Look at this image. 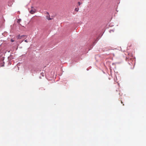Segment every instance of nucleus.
<instances>
[{"label":"nucleus","instance_id":"nucleus-1","mask_svg":"<svg viewBox=\"0 0 146 146\" xmlns=\"http://www.w3.org/2000/svg\"><path fill=\"white\" fill-rule=\"evenodd\" d=\"M27 36L26 35H19L17 36V37L18 39H21L22 38H26Z\"/></svg>","mask_w":146,"mask_h":146},{"label":"nucleus","instance_id":"nucleus-2","mask_svg":"<svg viewBox=\"0 0 146 146\" xmlns=\"http://www.w3.org/2000/svg\"><path fill=\"white\" fill-rule=\"evenodd\" d=\"M31 9L29 11L31 14H33L36 12V9L33 7H31Z\"/></svg>","mask_w":146,"mask_h":146},{"label":"nucleus","instance_id":"nucleus-3","mask_svg":"<svg viewBox=\"0 0 146 146\" xmlns=\"http://www.w3.org/2000/svg\"><path fill=\"white\" fill-rule=\"evenodd\" d=\"M79 10V9L78 8H76L74 10H75V11L77 12Z\"/></svg>","mask_w":146,"mask_h":146},{"label":"nucleus","instance_id":"nucleus-4","mask_svg":"<svg viewBox=\"0 0 146 146\" xmlns=\"http://www.w3.org/2000/svg\"><path fill=\"white\" fill-rule=\"evenodd\" d=\"M21 19H19L17 21V23H19L21 21Z\"/></svg>","mask_w":146,"mask_h":146},{"label":"nucleus","instance_id":"nucleus-5","mask_svg":"<svg viewBox=\"0 0 146 146\" xmlns=\"http://www.w3.org/2000/svg\"><path fill=\"white\" fill-rule=\"evenodd\" d=\"M78 5H79V6H80V4H81V3H80V2H78Z\"/></svg>","mask_w":146,"mask_h":146},{"label":"nucleus","instance_id":"nucleus-6","mask_svg":"<svg viewBox=\"0 0 146 146\" xmlns=\"http://www.w3.org/2000/svg\"><path fill=\"white\" fill-rule=\"evenodd\" d=\"M11 42H13L14 41V40L12 39L11 40Z\"/></svg>","mask_w":146,"mask_h":146},{"label":"nucleus","instance_id":"nucleus-7","mask_svg":"<svg viewBox=\"0 0 146 146\" xmlns=\"http://www.w3.org/2000/svg\"><path fill=\"white\" fill-rule=\"evenodd\" d=\"M25 42H28V41H27V40H25Z\"/></svg>","mask_w":146,"mask_h":146},{"label":"nucleus","instance_id":"nucleus-8","mask_svg":"<svg viewBox=\"0 0 146 146\" xmlns=\"http://www.w3.org/2000/svg\"><path fill=\"white\" fill-rule=\"evenodd\" d=\"M121 104H123V102H122V101H121Z\"/></svg>","mask_w":146,"mask_h":146}]
</instances>
